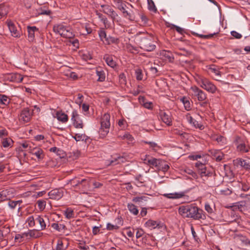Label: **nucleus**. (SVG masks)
<instances>
[{
  "label": "nucleus",
  "instance_id": "nucleus-55",
  "mask_svg": "<svg viewBox=\"0 0 250 250\" xmlns=\"http://www.w3.org/2000/svg\"><path fill=\"white\" fill-rule=\"evenodd\" d=\"M78 247L81 250H88L89 249V246L86 245L85 243H79Z\"/></svg>",
  "mask_w": 250,
  "mask_h": 250
},
{
  "label": "nucleus",
  "instance_id": "nucleus-45",
  "mask_svg": "<svg viewBox=\"0 0 250 250\" xmlns=\"http://www.w3.org/2000/svg\"><path fill=\"white\" fill-rule=\"evenodd\" d=\"M7 14V10L6 6L1 4H0V19L4 17Z\"/></svg>",
  "mask_w": 250,
  "mask_h": 250
},
{
  "label": "nucleus",
  "instance_id": "nucleus-56",
  "mask_svg": "<svg viewBox=\"0 0 250 250\" xmlns=\"http://www.w3.org/2000/svg\"><path fill=\"white\" fill-rule=\"evenodd\" d=\"M119 226L117 225H114L111 224V223H107L106 225V229L108 230H112L114 229H119Z\"/></svg>",
  "mask_w": 250,
  "mask_h": 250
},
{
  "label": "nucleus",
  "instance_id": "nucleus-12",
  "mask_svg": "<svg viewBox=\"0 0 250 250\" xmlns=\"http://www.w3.org/2000/svg\"><path fill=\"white\" fill-rule=\"evenodd\" d=\"M71 119L73 121V125L76 128H82L83 127V121L80 119L76 111H73Z\"/></svg>",
  "mask_w": 250,
  "mask_h": 250
},
{
  "label": "nucleus",
  "instance_id": "nucleus-8",
  "mask_svg": "<svg viewBox=\"0 0 250 250\" xmlns=\"http://www.w3.org/2000/svg\"><path fill=\"white\" fill-rule=\"evenodd\" d=\"M33 112V110H31L27 107L23 108L19 116V121L23 124L28 123L31 118Z\"/></svg>",
  "mask_w": 250,
  "mask_h": 250
},
{
  "label": "nucleus",
  "instance_id": "nucleus-48",
  "mask_svg": "<svg viewBox=\"0 0 250 250\" xmlns=\"http://www.w3.org/2000/svg\"><path fill=\"white\" fill-rule=\"evenodd\" d=\"M164 56L167 59L169 62H172L174 61V57L172 54L169 51H165L163 53Z\"/></svg>",
  "mask_w": 250,
  "mask_h": 250
},
{
  "label": "nucleus",
  "instance_id": "nucleus-30",
  "mask_svg": "<svg viewBox=\"0 0 250 250\" xmlns=\"http://www.w3.org/2000/svg\"><path fill=\"white\" fill-rule=\"evenodd\" d=\"M106 39V41L104 42V44L106 45H110L111 44H118L119 43V39L117 38L108 36V38Z\"/></svg>",
  "mask_w": 250,
  "mask_h": 250
},
{
  "label": "nucleus",
  "instance_id": "nucleus-51",
  "mask_svg": "<svg viewBox=\"0 0 250 250\" xmlns=\"http://www.w3.org/2000/svg\"><path fill=\"white\" fill-rule=\"evenodd\" d=\"M136 79L137 80H142L143 79V73L142 70L137 69L135 71Z\"/></svg>",
  "mask_w": 250,
  "mask_h": 250
},
{
  "label": "nucleus",
  "instance_id": "nucleus-25",
  "mask_svg": "<svg viewBox=\"0 0 250 250\" xmlns=\"http://www.w3.org/2000/svg\"><path fill=\"white\" fill-rule=\"evenodd\" d=\"M56 117L62 123H66L68 119L67 115L62 111H57L56 114Z\"/></svg>",
  "mask_w": 250,
  "mask_h": 250
},
{
  "label": "nucleus",
  "instance_id": "nucleus-34",
  "mask_svg": "<svg viewBox=\"0 0 250 250\" xmlns=\"http://www.w3.org/2000/svg\"><path fill=\"white\" fill-rule=\"evenodd\" d=\"M98 34L101 41L104 44V42L106 41V39L108 38V36H107L105 30L104 29L100 30L98 31Z\"/></svg>",
  "mask_w": 250,
  "mask_h": 250
},
{
  "label": "nucleus",
  "instance_id": "nucleus-28",
  "mask_svg": "<svg viewBox=\"0 0 250 250\" xmlns=\"http://www.w3.org/2000/svg\"><path fill=\"white\" fill-rule=\"evenodd\" d=\"M75 36L74 34L73 33L71 28L70 27L67 26V29L63 30L62 37L72 39Z\"/></svg>",
  "mask_w": 250,
  "mask_h": 250
},
{
  "label": "nucleus",
  "instance_id": "nucleus-44",
  "mask_svg": "<svg viewBox=\"0 0 250 250\" xmlns=\"http://www.w3.org/2000/svg\"><path fill=\"white\" fill-rule=\"evenodd\" d=\"M51 227L52 228L58 230V231H61L62 229H64L65 228V226L64 225L59 224L56 223L52 224Z\"/></svg>",
  "mask_w": 250,
  "mask_h": 250
},
{
  "label": "nucleus",
  "instance_id": "nucleus-36",
  "mask_svg": "<svg viewBox=\"0 0 250 250\" xmlns=\"http://www.w3.org/2000/svg\"><path fill=\"white\" fill-rule=\"evenodd\" d=\"M218 33H214L212 34H209L208 35H202V34H199L196 33H193V34L195 35L196 37H199L202 39H210L211 38L213 37L214 35L217 34Z\"/></svg>",
  "mask_w": 250,
  "mask_h": 250
},
{
  "label": "nucleus",
  "instance_id": "nucleus-49",
  "mask_svg": "<svg viewBox=\"0 0 250 250\" xmlns=\"http://www.w3.org/2000/svg\"><path fill=\"white\" fill-rule=\"evenodd\" d=\"M35 221L36 220L34 219V217L33 216H30L27 218L26 222L28 223V225L30 227H33L35 226Z\"/></svg>",
  "mask_w": 250,
  "mask_h": 250
},
{
  "label": "nucleus",
  "instance_id": "nucleus-43",
  "mask_svg": "<svg viewBox=\"0 0 250 250\" xmlns=\"http://www.w3.org/2000/svg\"><path fill=\"white\" fill-rule=\"evenodd\" d=\"M10 229L9 227L0 229V239H3L6 235L10 232Z\"/></svg>",
  "mask_w": 250,
  "mask_h": 250
},
{
  "label": "nucleus",
  "instance_id": "nucleus-21",
  "mask_svg": "<svg viewBox=\"0 0 250 250\" xmlns=\"http://www.w3.org/2000/svg\"><path fill=\"white\" fill-rule=\"evenodd\" d=\"M65 29H67V26L62 24H56L53 26V31L56 34H59L62 37L63 34V30Z\"/></svg>",
  "mask_w": 250,
  "mask_h": 250
},
{
  "label": "nucleus",
  "instance_id": "nucleus-4",
  "mask_svg": "<svg viewBox=\"0 0 250 250\" xmlns=\"http://www.w3.org/2000/svg\"><path fill=\"white\" fill-rule=\"evenodd\" d=\"M196 82L203 88L211 93L216 92L217 88L208 79L204 77H199Z\"/></svg>",
  "mask_w": 250,
  "mask_h": 250
},
{
  "label": "nucleus",
  "instance_id": "nucleus-29",
  "mask_svg": "<svg viewBox=\"0 0 250 250\" xmlns=\"http://www.w3.org/2000/svg\"><path fill=\"white\" fill-rule=\"evenodd\" d=\"M127 207L130 213L134 215H137L139 213V210L137 206L132 203H129L127 204Z\"/></svg>",
  "mask_w": 250,
  "mask_h": 250
},
{
  "label": "nucleus",
  "instance_id": "nucleus-37",
  "mask_svg": "<svg viewBox=\"0 0 250 250\" xmlns=\"http://www.w3.org/2000/svg\"><path fill=\"white\" fill-rule=\"evenodd\" d=\"M65 217L68 219L74 217V213L71 208H67L64 212Z\"/></svg>",
  "mask_w": 250,
  "mask_h": 250
},
{
  "label": "nucleus",
  "instance_id": "nucleus-10",
  "mask_svg": "<svg viewBox=\"0 0 250 250\" xmlns=\"http://www.w3.org/2000/svg\"><path fill=\"white\" fill-rule=\"evenodd\" d=\"M159 116L161 120L167 125L168 126L172 125V118L169 112H166L161 110L159 112Z\"/></svg>",
  "mask_w": 250,
  "mask_h": 250
},
{
  "label": "nucleus",
  "instance_id": "nucleus-2",
  "mask_svg": "<svg viewBox=\"0 0 250 250\" xmlns=\"http://www.w3.org/2000/svg\"><path fill=\"white\" fill-rule=\"evenodd\" d=\"M136 40L140 48L145 51H153L156 48V45L152 39L145 34H137Z\"/></svg>",
  "mask_w": 250,
  "mask_h": 250
},
{
  "label": "nucleus",
  "instance_id": "nucleus-15",
  "mask_svg": "<svg viewBox=\"0 0 250 250\" xmlns=\"http://www.w3.org/2000/svg\"><path fill=\"white\" fill-rule=\"evenodd\" d=\"M29 152L35 156L39 160H42L44 157L43 151L40 148L34 147L31 149Z\"/></svg>",
  "mask_w": 250,
  "mask_h": 250
},
{
  "label": "nucleus",
  "instance_id": "nucleus-42",
  "mask_svg": "<svg viewBox=\"0 0 250 250\" xmlns=\"http://www.w3.org/2000/svg\"><path fill=\"white\" fill-rule=\"evenodd\" d=\"M147 1L148 9L151 11L156 12L157 10L155 5L154 1L152 0H147Z\"/></svg>",
  "mask_w": 250,
  "mask_h": 250
},
{
  "label": "nucleus",
  "instance_id": "nucleus-57",
  "mask_svg": "<svg viewBox=\"0 0 250 250\" xmlns=\"http://www.w3.org/2000/svg\"><path fill=\"white\" fill-rule=\"evenodd\" d=\"M143 100V105L147 109H151L152 108V103L149 102H145L144 97H142Z\"/></svg>",
  "mask_w": 250,
  "mask_h": 250
},
{
  "label": "nucleus",
  "instance_id": "nucleus-22",
  "mask_svg": "<svg viewBox=\"0 0 250 250\" xmlns=\"http://www.w3.org/2000/svg\"><path fill=\"white\" fill-rule=\"evenodd\" d=\"M28 38L30 41H32L35 37V33L38 31L39 29L36 26H28Z\"/></svg>",
  "mask_w": 250,
  "mask_h": 250
},
{
  "label": "nucleus",
  "instance_id": "nucleus-35",
  "mask_svg": "<svg viewBox=\"0 0 250 250\" xmlns=\"http://www.w3.org/2000/svg\"><path fill=\"white\" fill-rule=\"evenodd\" d=\"M214 139L222 146L226 144V138L221 135H216L214 137Z\"/></svg>",
  "mask_w": 250,
  "mask_h": 250
},
{
  "label": "nucleus",
  "instance_id": "nucleus-27",
  "mask_svg": "<svg viewBox=\"0 0 250 250\" xmlns=\"http://www.w3.org/2000/svg\"><path fill=\"white\" fill-rule=\"evenodd\" d=\"M164 196L169 199H179L185 195L184 192H175L174 193L165 194Z\"/></svg>",
  "mask_w": 250,
  "mask_h": 250
},
{
  "label": "nucleus",
  "instance_id": "nucleus-52",
  "mask_svg": "<svg viewBox=\"0 0 250 250\" xmlns=\"http://www.w3.org/2000/svg\"><path fill=\"white\" fill-rule=\"evenodd\" d=\"M161 166H159V168H158L159 169H162L163 171H167L169 168V166L165 163H163L161 161H160Z\"/></svg>",
  "mask_w": 250,
  "mask_h": 250
},
{
  "label": "nucleus",
  "instance_id": "nucleus-11",
  "mask_svg": "<svg viewBox=\"0 0 250 250\" xmlns=\"http://www.w3.org/2000/svg\"><path fill=\"white\" fill-rule=\"evenodd\" d=\"M63 190L60 188L54 189L48 192L49 198L54 200H59L63 196Z\"/></svg>",
  "mask_w": 250,
  "mask_h": 250
},
{
  "label": "nucleus",
  "instance_id": "nucleus-62",
  "mask_svg": "<svg viewBox=\"0 0 250 250\" xmlns=\"http://www.w3.org/2000/svg\"><path fill=\"white\" fill-rule=\"evenodd\" d=\"M8 135L7 131L6 129H0V138H3Z\"/></svg>",
  "mask_w": 250,
  "mask_h": 250
},
{
  "label": "nucleus",
  "instance_id": "nucleus-3",
  "mask_svg": "<svg viewBox=\"0 0 250 250\" xmlns=\"http://www.w3.org/2000/svg\"><path fill=\"white\" fill-rule=\"evenodd\" d=\"M110 116L109 114L104 113L101 119V127L99 133L103 137H105L109 132L110 127Z\"/></svg>",
  "mask_w": 250,
  "mask_h": 250
},
{
  "label": "nucleus",
  "instance_id": "nucleus-19",
  "mask_svg": "<svg viewBox=\"0 0 250 250\" xmlns=\"http://www.w3.org/2000/svg\"><path fill=\"white\" fill-rule=\"evenodd\" d=\"M145 225L146 227H148L150 229H154L156 228L159 229L163 226V224L162 223H158L157 221L152 220H149L146 221L145 223Z\"/></svg>",
  "mask_w": 250,
  "mask_h": 250
},
{
  "label": "nucleus",
  "instance_id": "nucleus-31",
  "mask_svg": "<svg viewBox=\"0 0 250 250\" xmlns=\"http://www.w3.org/2000/svg\"><path fill=\"white\" fill-rule=\"evenodd\" d=\"M10 102V99L5 95L0 94V105H8Z\"/></svg>",
  "mask_w": 250,
  "mask_h": 250
},
{
  "label": "nucleus",
  "instance_id": "nucleus-33",
  "mask_svg": "<svg viewBox=\"0 0 250 250\" xmlns=\"http://www.w3.org/2000/svg\"><path fill=\"white\" fill-rule=\"evenodd\" d=\"M96 73L98 77V81L103 82L104 81L105 77L104 72L103 70L97 69L96 70Z\"/></svg>",
  "mask_w": 250,
  "mask_h": 250
},
{
  "label": "nucleus",
  "instance_id": "nucleus-61",
  "mask_svg": "<svg viewBox=\"0 0 250 250\" xmlns=\"http://www.w3.org/2000/svg\"><path fill=\"white\" fill-rule=\"evenodd\" d=\"M128 48L132 53L136 54L138 53V49L136 47L130 45L128 47Z\"/></svg>",
  "mask_w": 250,
  "mask_h": 250
},
{
  "label": "nucleus",
  "instance_id": "nucleus-18",
  "mask_svg": "<svg viewBox=\"0 0 250 250\" xmlns=\"http://www.w3.org/2000/svg\"><path fill=\"white\" fill-rule=\"evenodd\" d=\"M7 25L12 36L17 38L20 37V32L17 30V27L12 22H8Z\"/></svg>",
  "mask_w": 250,
  "mask_h": 250
},
{
  "label": "nucleus",
  "instance_id": "nucleus-39",
  "mask_svg": "<svg viewBox=\"0 0 250 250\" xmlns=\"http://www.w3.org/2000/svg\"><path fill=\"white\" fill-rule=\"evenodd\" d=\"M82 28L83 29H84V31H81V33L82 35H86L87 34H90L92 32V29L88 24H85L82 27Z\"/></svg>",
  "mask_w": 250,
  "mask_h": 250
},
{
  "label": "nucleus",
  "instance_id": "nucleus-23",
  "mask_svg": "<svg viewBox=\"0 0 250 250\" xmlns=\"http://www.w3.org/2000/svg\"><path fill=\"white\" fill-rule=\"evenodd\" d=\"M45 219H48L46 216H44V218L41 216H38L35 219V220L37 221L40 225V228L39 230H42L45 229L46 225L45 222Z\"/></svg>",
  "mask_w": 250,
  "mask_h": 250
},
{
  "label": "nucleus",
  "instance_id": "nucleus-47",
  "mask_svg": "<svg viewBox=\"0 0 250 250\" xmlns=\"http://www.w3.org/2000/svg\"><path fill=\"white\" fill-rule=\"evenodd\" d=\"M26 236H29L33 238H37L39 237L38 232L36 230H30L26 233Z\"/></svg>",
  "mask_w": 250,
  "mask_h": 250
},
{
  "label": "nucleus",
  "instance_id": "nucleus-6",
  "mask_svg": "<svg viewBox=\"0 0 250 250\" xmlns=\"http://www.w3.org/2000/svg\"><path fill=\"white\" fill-rule=\"evenodd\" d=\"M235 144L236 146L237 151L241 153H248L250 150V146L247 145L241 137L237 136L235 140Z\"/></svg>",
  "mask_w": 250,
  "mask_h": 250
},
{
  "label": "nucleus",
  "instance_id": "nucleus-64",
  "mask_svg": "<svg viewBox=\"0 0 250 250\" xmlns=\"http://www.w3.org/2000/svg\"><path fill=\"white\" fill-rule=\"evenodd\" d=\"M241 188L243 191H247L250 189V186L245 183H242Z\"/></svg>",
  "mask_w": 250,
  "mask_h": 250
},
{
  "label": "nucleus",
  "instance_id": "nucleus-24",
  "mask_svg": "<svg viewBox=\"0 0 250 250\" xmlns=\"http://www.w3.org/2000/svg\"><path fill=\"white\" fill-rule=\"evenodd\" d=\"M87 184V180L85 179H82L81 180L75 179L71 180L70 182V184L73 187L80 186V185H82V186H85Z\"/></svg>",
  "mask_w": 250,
  "mask_h": 250
},
{
  "label": "nucleus",
  "instance_id": "nucleus-46",
  "mask_svg": "<svg viewBox=\"0 0 250 250\" xmlns=\"http://www.w3.org/2000/svg\"><path fill=\"white\" fill-rule=\"evenodd\" d=\"M38 207L41 210H43L46 206V202L43 200H39L37 201Z\"/></svg>",
  "mask_w": 250,
  "mask_h": 250
},
{
  "label": "nucleus",
  "instance_id": "nucleus-9",
  "mask_svg": "<svg viewBox=\"0 0 250 250\" xmlns=\"http://www.w3.org/2000/svg\"><path fill=\"white\" fill-rule=\"evenodd\" d=\"M14 196V190L12 188H8L1 190L0 192V203L9 200Z\"/></svg>",
  "mask_w": 250,
  "mask_h": 250
},
{
  "label": "nucleus",
  "instance_id": "nucleus-59",
  "mask_svg": "<svg viewBox=\"0 0 250 250\" xmlns=\"http://www.w3.org/2000/svg\"><path fill=\"white\" fill-rule=\"evenodd\" d=\"M231 35L234 38L237 39H240L242 38V36L241 34L238 33L235 31H232L230 32Z\"/></svg>",
  "mask_w": 250,
  "mask_h": 250
},
{
  "label": "nucleus",
  "instance_id": "nucleus-54",
  "mask_svg": "<svg viewBox=\"0 0 250 250\" xmlns=\"http://www.w3.org/2000/svg\"><path fill=\"white\" fill-rule=\"evenodd\" d=\"M120 83L121 84L125 85L126 83V77L124 73H121L119 76Z\"/></svg>",
  "mask_w": 250,
  "mask_h": 250
},
{
  "label": "nucleus",
  "instance_id": "nucleus-7",
  "mask_svg": "<svg viewBox=\"0 0 250 250\" xmlns=\"http://www.w3.org/2000/svg\"><path fill=\"white\" fill-rule=\"evenodd\" d=\"M190 90L191 91L192 97L197 98L199 101L203 102L207 99L206 94L197 86H191Z\"/></svg>",
  "mask_w": 250,
  "mask_h": 250
},
{
  "label": "nucleus",
  "instance_id": "nucleus-40",
  "mask_svg": "<svg viewBox=\"0 0 250 250\" xmlns=\"http://www.w3.org/2000/svg\"><path fill=\"white\" fill-rule=\"evenodd\" d=\"M11 81L16 82H21L22 81L23 78L19 74H11Z\"/></svg>",
  "mask_w": 250,
  "mask_h": 250
},
{
  "label": "nucleus",
  "instance_id": "nucleus-63",
  "mask_svg": "<svg viewBox=\"0 0 250 250\" xmlns=\"http://www.w3.org/2000/svg\"><path fill=\"white\" fill-rule=\"evenodd\" d=\"M126 121L124 119L120 120L118 122V125L122 128L124 129L125 128V124Z\"/></svg>",
  "mask_w": 250,
  "mask_h": 250
},
{
  "label": "nucleus",
  "instance_id": "nucleus-20",
  "mask_svg": "<svg viewBox=\"0 0 250 250\" xmlns=\"http://www.w3.org/2000/svg\"><path fill=\"white\" fill-rule=\"evenodd\" d=\"M104 60L105 61L106 64L112 68L116 66V62L113 60V56L106 54L104 56Z\"/></svg>",
  "mask_w": 250,
  "mask_h": 250
},
{
  "label": "nucleus",
  "instance_id": "nucleus-16",
  "mask_svg": "<svg viewBox=\"0 0 250 250\" xmlns=\"http://www.w3.org/2000/svg\"><path fill=\"white\" fill-rule=\"evenodd\" d=\"M199 173L201 177L204 181L207 180L208 177H211L212 175V172L209 169H208L206 167L203 168H201V170L199 171Z\"/></svg>",
  "mask_w": 250,
  "mask_h": 250
},
{
  "label": "nucleus",
  "instance_id": "nucleus-13",
  "mask_svg": "<svg viewBox=\"0 0 250 250\" xmlns=\"http://www.w3.org/2000/svg\"><path fill=\"white\" fill-rule=\"evenodd\" d=\"M233 163L236 166H240L246 170L250 172V162L246 160L241 158H237L233 161Z\"/></svg>",
  "mask_w": 250,
  "mask_h": 250
},
{
  "label": "nucleus",
  "instance_id": "nucleus-41",
  "mask_svg": "<svg viewBox=\"0 0 250 250\" xmlns=\"http://www.w3.org/2000/svg\"><path fill=\"white\" fill-rule=\"evenodd\" d=\"M13 143V141L11 138H6L2 141V146L4 147H7L8 146H11Z\"/></svg>",
  "mask_w": 250,
  "mask_h": 250
},
{
  "label": "nucleus",
  "instance_id": "nucleus-5",
  "mask_svg": "<svg viewBox=\"0 0 250 250\" xmlns=\"http://www.w3.org/2000/svg\"><path fill=\"white\" fill-rule=\"evenodd\" d=\"M115 2L117 8L123 13L124 17L131 21L135 20L134 15L126 10V4L122 0H115Z\"/></svg>",
  "mask_w": 250,
  "mask_h": 250
},
{
  "label": "nucleus",
  "instance_id": "nucleus-60",
  "mask_svg": "<svg viewBox=\"0 0 250 250\" xmlns=\"http://www.w3.org/2000/svg\"><path fill=\"white\" fill-rule=\"evenodd\" d=\"M172 27L174 28L177 32L181 34H183L184 33V29L178 26L173 24L172 25Z\"/></svg>",
  "mask_w": 250,
  "mask_h": 250
},
{
  "label": "nucleus",
  "instance_id": "nucleus-58",
  "mask_svg": "<svg viewBox=\"0 0 250 250\" xmlns=\"http://www.w3.org/2000/svg\"><path fill=\"white\" fill-rule=\"evenodd\" d=\"M51 13V11L50 10H46L42 9H39L38 12V15H49Z\"/></svg>",
  "mask_w": 250,
  "mask_h": 250
},
{
  "label": "nucleus",
  "instance_id": "nucleus-53",
  "mask_svg": "<svg viewBox=\"0 0 250 250\" xmlns=\"http://www.w3.org/2000/svg\"><path fill=\"white\" fill-rule=\"evenodd\" d=\"M67 247H64L63 242L61 240H58L57 247L56 250H65L66 249Z\"/></svg>",
  "mask_w": 250,
  "mask_h": 250
},
{
  "label": "nucleus",
  "instance_id": "nucleus-17",
  "mask_svg": "<svg viewBox=\"0 0 250 250\" xmlns=\"http://www.w3.org/2000/svg\"><path fill=\"white\" fill-rule=\"evenodd\" d=\"M149 198L146 195L134 197L132 198V202L137 203L140 206H143Z\"/></svg>",
  "mask_w": 250,
  "mask_h": 250
},
{
  "label": "nucleus",
  "instance_id": "nucleus-38",
  "mask_svg": "<svg viewBox=\"0 0 250 250\" xmlns=\"http://www.w3.org/2000/svg\"><path fill=\"white\" fill-rule=\"evenodd\" d=\"M181 101L182 102L186 110L188 111L191 109L190 102L187 98L183 97L181 99Z\"/></svg>",
  "mask_w": 250,
  "mask_h": 250
},
{
  "label": "nucleus",
  "instance_id": "nucleus-26",
  "mask_svg": "<svg viewBox=\"0 0 250 250\" xmlns=\"http://www.w3.org/2000/svg\"><path fill=\"white\" fill-rule=\"evenodd\" d=\"M146 165L150 167H155L159 168V166H161L160 160L154 158H151L150 160H148L146 162Z\"/></svg>",
  "mask_w": 250,
  "mask_h": 250
},
{
  "label": "nucleus",
  "instance_id": "nucleus-14",
  "mask_svg": "<svg viewBox=\"0 0 250 250\" xmlns=\"http://www.w3.org/2000/svg\"><path fill=\"white\" fill-rule=\"evenodd\" d=\"M103 12L110 16L112 18L115 19L117 16V14L114 11L113 9L108 5H102Z\"/></svg>",
  "mask_w": 250,
  "mask_h": 250
},
{
  "label": "nucleus",
  "instance_id": "nucleus-32",
  "mask_svg": "<svg viewBox=\"0 0 250 250\" xmlns=\"http://www.w3.org/2000/svg\"><path fill=\"white\" fill-rule=\"evenodd\" d=\"M73 138L77 141H84L85 142L88 139V136L84 134L77 133Z\"/></svg>",
  "mask_w": 250,
  "mask_h": 250
},
{
  "label": "nucleus",
  "instance_id": "nucleus-1",
  "mask_svg": "<svg viewBox=\"0 0 250 250\" xmlns=\"http://www.w3.org/2000/svg\"><path fill=\"white\" fill-rule=\"evenodd\" d=\"M178 213L184 218H190L194 220L206 219L204 211L194 204L181 206L179 207Z\"/></svg>",
  "mask_w": 250,
  "mask_h": 250
},
{
  "label": "nucleus",
  "instance_id": "nucleus-50",
  "mask_svg": "<svg viewBox=\"0 0 250 250\" xmlns=\"http://www.w3.org/2000/svg\"><path fill=\"white\" fill-rule=\"evenodd\" d=\"M144 142L146 144H148L149 145V147L154 150H157V148H159V146L155 142L148 141H144Z\"/></svg>",
  "mask_w": 250,
  "mask_h": 250
}]
</instances>
